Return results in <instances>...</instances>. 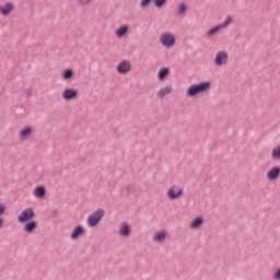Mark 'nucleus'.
<instances>
[{"label": "nucleus", "mask_w": 280, "mask_h": 280, "mask_svg": "<svg viewBox=\"0 0 280 280\" xmlns=\"http://www.w3.org/2000/svg\"><path fill=\"white\" fill-rule=\"evenodd\" d=\"M116 71L117 73H120V75H126V73H130V71H132V63L128 60H121L116 66Z\"/></svg>", "instance_id": "obj_5"}, {"label": "nucleus", "mask_w": 280, "mask_h": 280, "mask_svg": "<svg viewBox=\"0 0 280 280\" xmlns=\"http://www.w3.org/2000/svg\"><path fill=\"white\" fill-rule=\"evenodd\" d=\"M280 176V167L279 166H273L271 167L267 174H266V178L267 180H269L270 183H275L277 180V178H279Z\"/></svg>", "instance_id": "obj_10"}, {"label": "nucleus", "mask_w": 280, "mask_h": 280, "mask_svg": "<svg viewBox=\"0 0 280 280\" xmlns=\"http://www.w3.org/2000/svg\"><path fill=\"white\" fill-rule=\"evenodd\" d=\"M220 30H223V28L220 24H218L217 26H213L212 28L207 31L206 36L208 38H211V36H215V34H218L220 32Z\"/></svg>", "instance_id": "obj_19"}, {"label": "nucleus", "mask_w": 280, "mask_h": 280, "mask_svg": "<svg viewBox=\"0 0 280 280\" xmlns=\"http://www.w3.org/2000/svg\"><path fill=\"white\" fill-rule=\"evenodd\" d=\"M167 240V231L160 230L153 234V242L156 244H163Z\"/></svg>", "instance_id": "obj_12"}, {"label": "nucleus", "mask_w": 280, "mask_h": 280, "mask_svg": "<svg viewBox=\"0 0 280 280\" xmlns=\"http://www.w3.org/2000/svg\"><path fill=\"white\" fill-rule=\"evenodd\" d=\"M232 21H233V18L228 16L225 19V21L223 23L219 24V25L224 30V28H226L228 25H231Z\"/></svg>", "instance_id": "obj_24"}, {"label": "nucleus", "mask_w": 280, "mask_h": 280, "mask_svg": "<svg viewBox=\"0 0 280 280\" xmlns=\"http://www.w3.org/2000/svg\"><path fill=\"white\" fill-rule=\"evenodd\" d=\"M271 159H275L276 161L280 160V144L272 149Z\"/></svg>", "instance_id": "obj_23"}, {"label": "nucleus", "mask_w": 280, "mask_h": 280, "mask_svg": "<svg viewBox=\"0 0 280 280\" xmlns=\"http://www.w3.org/2000/svg\"><path fill=\"white\" fill-rule=\"evenodd\" d=\"M61 97L65 100V102H71L78 97V90L73 88H66L61 94Z\"/></svg>", "instance_id": "obj_8"}, {"label": "nucleus", "mask_w": 280, "mask_h": 280, "mask_svg": "<svg viewBox=\"0 0 280 280\" xmlns=\"http://www.w3.org/2000/svg\"><path fill=\"white\" fill-rule=\"evenodd\" d=\"M226 62H229V52H226L224 50L218 51L214 57V65L217 67H224V65H226Z\"/></svg>", "instance_id": "obj_6"}, {"label": "nucleus", "mask_w": 280, "mask_h": 280, "mask_svg": "<svg viewBox=\"0 0 280 280\" xmlns=\"http://www.w3.org/2000/svg\"><path fill=\"white\" fill-rule=\"evenodd\" d=\"M37 223L36 221H28L25 225H24V231L25 233H33L34 230L36 229Z\"/></svg>", "instance_id": "obj_20"}, {"label": "nucleus", "mask_w": 280, "mask_h": 280, "mask_svg": "<svg viewBox=\"0 0 280 280\" xmlns=\"http://www.w3.org/2000/svg\"><path fill=\"white\" fill-rule=\"evenodd\" d=\"M83 233H84V228L82 225H77L72 230V233L70 235V240H78V237H80V235H82Z\"/></svg>", "instance_id": "obj_18"}, {"label": "nucleus", "mask_w": 280, "mask_h": 280, "mask_svg": "<svg viewBox=\"0 0 280 280\" xmlns=\"http://www.w3.org/2000/svg\"><path fill=\"white\" fill-rule=\"evenodd\" d=\"M160 43L162 47H167L168 49H172L174 45H176V36L172 33H162L160 35Z\"/></svg>", "instance_id": "obj_3"}, {"label": "nucleus", "mask_w": 280, "mask_h": 280, "mask_svg": "<svg viewBox=\"0 0 280 280\" xmlns=\"http://www.w3.org/2000/svg\"><path fill=\"white\" fill-rule=\"evenodd\" d=\"M13 11H14V3L12 2H7L3 5H0V14H2V16H8Z\"/></svg>", "instance_id": "obj_14"}, {"label": "nucleus", "mask_w": 280, "mask_h": 280, "mask_svg": "<svg viewBox=\"0 0 280 280\" xmlns=\"http://www.w3.org/2000/svg\"><path fill=\"white\" fill-rule=\"evenodd\" d=\"M203 224H205V219L202 217H196L190 221L189 230L198 231V229H201Z\"/></svg>", "instance_id": "obj_11"}, {"label": "nucleus", "mask_w": 280, "mask_h": 280, "mask_svg": "<svg viewBox=\"0 0 280 280\" xmlns=\"http://www.w3.org/2000/svg\"><path fill=\"white\" fill-rule=\"evenodd\" d=\"M184 189L180 185H173L166 191L168 200H178L183 196Z\"/></svg>", "instance_id": "obj_4"}, {"label": "nucleus", "mask_w": 280, "mask_h": 280, "mask_svg": "<svg viewBox=\"0 0 280 280\" xmlns=\"http://www.w3.org/2000/svg\"><path fill=\"white\" fill-rule=\"evenodd\" d=\"M46 194H47V190L45 189V186H37L33 190V195L35 196V198L43 199L45 198Z\"/></svg>", "instance_id": "obj_17"}, {"label": "nucleus", "mask_w": 280, "mask_h": 280, "mask_svg": "<svg viewBox=\"0 0 280 280\" xmlns=\"http://www.w3.org/2000/svg\"><path fill=\"white\" fill-rule=\"evenodd\" d=\"M130 225L128 223H121L118 228V235L120 237H130Z\"/></svg>", "instance_id": "obj_13"}, {"label": "nucleus", "mask_w": 280, "mask_h": 280, "mask_svg": "<svg viewBox=\"0 0 280 280\" xmlns=\"http://www.w3.org/2000/svg\"><path fill=\"white\" fill-rule=\"evenodd\" d=\"M172 93H174V88L172 85H165L156 93V97L163 100L165 95H172Z\"/></svg>", "instance_id": "obj_16"}, {"label": "nucleus", "mask_w": 280, "mask_h": 280, "mask_svg": "<svg viewBox=\"0 0 280 280\" xmlns=\"http://www.w3.org/2000/svg\"><path fill=\"white\" fill-rule=\"evenodd\" d=\"M78 1V3H79V5H89V3H91V1H93V0H77Z\"/></svg>", "instance_id": "obj_28"}, {"label": "nucleus", "mask_w": 280, "mask_h": 280, "mask_svg": "<svg viewBox=\"0 0 280 280\" xmlns=\"http://www.w3.org/2000/svg\"><path fill=\"white\" fill-rule=\"evenodd\" d=\"M153 3L158 9H161L164 3H167V0H153Z\"/></svg>", "instance_id": "obj_25"}, {"label": "nucleus", "mask_w": 280, "mask_h": 280, "mask_svg": "<svg viewBox=\"0 0 280 280\" xmlns=\"http://www.w3.org/2000/svg\"><path fill=\"white\" fill-rule=\"evenodd\" d=\"M170 75V68H161L158 72L159 80H165Z\"/></svg>", "instance_id": "obj_21"}, {"label": "nucleus", "mask_w": 280, "mask_h": 280, "mask_svg": "<svg viewBox=\"0 0 280 280\" xmlns=\"http://www.w3.org/2000/svg\"><path fill=\"white\" fill-rule=\"evenodd\" d=\"M4 222H5V221L3 220V218L0 217V229H3Z\"/></svg>", "instance_id": "obj_30"}, {"label": "nucleus", "mask_w": 280, "mask_h": 280, "mask_svg": "<svg viewBox=\"0 0 280 280\" xmlns=\"http://www.w3.org/2000/svg\"><path fill=\"white\" fill-rule=\"evenodd\" d=\"M128 32H130V26L128 25H120L118 28L115 31V36L116 38H124V36H128Z\"/></svg>", "instance_id": "obj_15"}, {"label": "nucleus", "mask_w": 280, "mask_h": 280, "mask_svg": "<svg viewBox=\"0 0 280 280\" xmlns=\"http://www.w3.org/2000/svg\"><path fill=\"white\" fill-rule=\"evenodd\" d=\"M5 213V205L0 203V215H3Z\"/></svg>", "instance_id": "obj_29"}, {"label": "nucleus", "mask_w": 280, "mask_h": 280, "mask_svg": "<svg viewBox=\"0 0 280 280\" xmlns=\"http://www.w3.org/2000/svg\"><path fill=\"white\" fill-rule=\"evenodd\" d=\"M186 10H187V7L185 4H179L177 7V14L178 15L185 14Z\"/></svg>", "instance_id": "obj_26"}, {"label": "nucleus", "mask_w": 280, "mask_h": 280, "mask_svg": "<svg viewBox=\"0 0 280 280\" xmlns=\"http://www.w3.org/2000/svg\"><path fill=\"white\" fill-rule=\"evenodd\" d=\"M102 218H104V211L102 209L95 210L86 218L88 226H90V229H95V226L102 222Z\"/></svg>", "instance_id": "obj_2"}, {"label": "nucleus", "mask_w": 280, "mask_h": 280, "mask_svg": "<svg viewBox=\"0 0 280 280\" xmlns=\"http://www.w3.org/2000/svg\"><path fill=\"white\" fill-rule=\"evenodd\" d=\"M61 78H62V80H72V78H73V70H71V69H66V70L61 73Z\"/></svg>", "instance_id": "obj_22"}, {"label": "nucleus", "mask_w": 280, "mask_h": 280, "mask_svg": "<svg viewBox=\"0 0 280 280\" xmlns=\"http://www.w3.org/2000/svg\"><path fill=\"white\" fill-rule=\"evenodd\" d=\"M209 89H211V82L209 81L192 84L187 88L186 95L188 97H196V95H200V93H205V91H209Z\"/></svg>", "instance_id": "obj_1"}, {"label": "nucleus", "mask_w": 280, "mask_h": 280, "mask_svg": "<svg viewBox=\"0 0 280 280\" xmlns=\"http://www.w3.org/2000/svg\"><path fill=\"white\" fill-rule=\"evenodd\" d=\"M34 215V209L27 208L19 214L18 220L21 224H24V222H30V220H33Z\"/></svg>", "instance_id": "obj_7"}, {"label": "nucleus", "mask_w": 280, "mask_h": 280, "mask_svg": "<svg viewBox=\"0 0 280 280\" xmlns=\"http://www.w3.org/2000/svg\"><path fill=\"white\" fill-rule=\"evenodd\" d=\"M32 135H34V127L32 126H25L19 131L21 141H27Z\"/></svg>", "instance_id": "obj_9"}, {"label": "nucleus", "mask_w": 280, "mask_h": 280, "mask_svg": "<svg viewBox=\"0 0 280 280\" xmlns=\"http://www.w3.org/2000/svg\"><path fill=\"white\" fill-rule=\"evenodd\" d=\"M150 3H152V0H141L140 8H150Z\"/></svg>", "instance_id": "obj_27"}]
</instances>
